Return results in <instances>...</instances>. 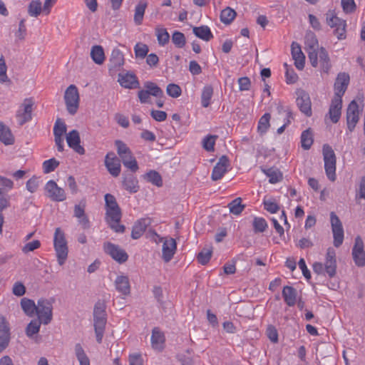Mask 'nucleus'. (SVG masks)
Instances as JSON below:
<instances>
[{
  "label": "nucleus",
  "mask_w": 365,
  "mask_h": 365,
  "mask_svg": "<svg viewBox=\"0 0 365 365\" xmlns=\"http://www.w3.org/2000/svg\"><path fill=\"white\" fill-rule=\"evenodd\" d=\"M115 150L120 162L131 173H136L139 166L129 146L122 140H115Z\"/></svg>",
  "instance_id": "obj_1"
},
{
  "label": "nucleus",
  "mask_w": 365,
  "mask_h": 365,
  "mask_svg": "<svg viewBox=\"0 0 365 365\" xmlns=\"http://www.w3.org/2000/svg\"><path fill=\"white\" fill-rule=\"evenodd\" d=\"M106 304L103 302L98 301L93 308V326L98 343H101L107 322Z\"/></svg>",
  "instance_id": "obj_2"
},
{
  "label": "nucleus",
  "mask_w": 365,
  "mask_h": 365,
  "mask_svg": "<svg viewBox=\"0 0 365 365\" xmlns=\"http://www.w3.org/2000/svg\"><path fill=\"white\" fill-rule=\"evenodd\" d=\"M53 247L59 265L65 264L68 254V247L64 232L57 227L53 235Z\"/></svg>",
  "instance_id": "obj_3"
},
{
  "label": "nucleus",
  "mask_w": 365,
  "mask_h": 365,
  "mask_svg": "<svg viewBox=\"0 0 365 365\" xmlns=\"http://www.w3.org/2000/svg\"><path fill=\"white\" fill-rule=\"evenodd\" d=\"M322 153L326 175L329 180L334 182L336 180V155L332 148L327 144L323 145Z\"/></svg>",
  "instance_id": "obj_4"
},
{
  "label": "nucleus",
  "mask_w": 365,
  "mask_h": 365,
  "mask_svg": "<svg viewBox=\"0 0 365 365\" xmlns=\"http://www.w3.org/2000/svg\"><path fill=\"white\" fill-rule=\"evenodd\" d=\"M64 100L67 111L71 115H75L79 107V93L75 85H70L64 93Z\"/></svg>",
  "instance_id": "obj_5"
},
{
  "label": "nucleus",
  "mask_w": 365,
  "mask_h": 365,
  "mask_svg": "<svg viewBox=\"0 0 365 365\" xmlns=\"http://www.w3.org/2000/svg\"><path fill=\"white\" fill-rule=\"evenodd\" d=\"M306 51L311 65L316 68L318 66V53L319 48L318 40L313 32H308L305 36Z\"/></svg>",
  "instance_id": "obj_6"
},
{
  "label": "nucleus",
  "mask_w": 365,
  "mask_h": 365,
  "mask_svg": "<svg viewBox=\"0 0 365 365\" xmlns=\"http://www.w3.org/2000/svg\"><path fill=\"white\" fill-rule=\"evenodd\" d=\"M52 302L46 299L38 300L36 314L43 324H48L52 320Z\"/></svg>",
  "instance_id": "obj_7"
},
{
  "label": "nucleus",
  "mask_w": 365,
  "mask_h": 365,
  "mask_svg": "<svg viewBox=\"0 0 365 365\" xmlns=\"http://www.w3.org/2000/svg\"><path fill=\"white\" fill-rule=\"evenodd\" d=\"M34 105L33 98H28L24 100L16 113V118L19 125H23L31 120Z\"/></svg>",
  "instance_id": "obj_8"
},
{
  "label": "nucleus",
  "mask_w": 365,
  "mask_h": 365,
  "mask_svg": "<svg viewBox=\"0 0 365 365\" xmlns=\"http://www.w3.org/2000/svg\"><path fill=\"white\" fill-rule=\"evenodd\" d=\"M118 82L121 87L130 90L139 88L140 86L137 76L133 71L125 70L118 74Z\"/></svg>",
  "instance_id": "obj_9"
},
{
  "label": "nucleus",
  "mask_w": 365,
  "mask_h": 365,
  "mask_svg": "<svg viewBox=\"0 0 365 365\" xmlns=\"http://www.w3.org/2000/svg\"><path fill=\"white\" fill-rule=\"evenodd\" d=\"M330 220L334 237V245L336 247H339L343 243L344 240V229L342 224L334 212L330 213Z\"/></svg>",
  "instance_id": "obj_10"
},
{
  "label": "nucleus",
  "mask_w": 365,
  "mask_h": 365,
  "mask_svg": "<svg viewBox=\"0 0 365 365\" xmlns=\"http://www.w3.org/2000/svg\"><path fill=\"white\" fill-rule=\"evenodd\" d=\"M45 191L46 195L52 201L54 202H63L66 199V194L65 190L58 187L56 182L51 180L48 181L45 185Z\"/></svg>",
  "instance_id": "obj_11"
},
{
  "label": "nucleus",
  "mask_w": 365,
  "mask_h": 365,
  "mask_svg": "<svg viewBox=\"0 0 365 365\" xmlns=\"http://www.w3.org/2000/svg\"><path fill=\"white\" fill-rule=\"evenodd\" d=\"M362 239L357 236L355 238L354 245L352 248V257L358 267H365V251Z\"/></svg>",
  "instance_id": "obj_12"
},
{
  "label": "nucleus",
  "mask_w": 365,
  "mask_h": 365,
  "mask_svg": "<svg viewBox=\"0 0 365 365\" xmlns=\"http://www.w3.org/2000/svg\"><path fill=\"white\" fill-rule=\"evenodd\" d=\"M359 105L355 100L351 101L346 109V123L349 131L352 132L359 120Z\"/></svg>",
  "instance_id": "obj_13"
},
{
  "label": "nucleus",
  "mask_w": 365,
  "mask_h": 365,
  "mask_svg": "<svg viewBox=\"0 0 365 365\" xmlns=\"http://www.w3.org/2000/svg\"><path fill=\"white\" fill-rule=\"evenodd\" d=\"M296 103L302 113L307 117L312 115V103L309 95L307 92L304 91H298Z\"/></svg>",
  "instance_id": "obj_14"
},
{
  "label": "nucleus",
  "mask_w": 365,
  "mask_h": 365,
  "mask_svg": "<svg viewBox=\"0 0 365 365\" xmlns=\"http://www.w3.org/2000/svg\"><path fill=\"white\" fill-rule=\"evenodd\" d=\"M326 269V274L330 277L335 276L336 273V259L335 250L329 247L327 250L325 262L323 264Z\"/></svg>",
  "instance_id": "obj_15"
},
{
  "label": "nucleus",
  "mask_w": 365,
  "mask_h": 365,
  "mask_svg": "<svg viewBox=\"0 0 365 365\" xmlns=\"http://www.w3.org/2000/svg\"><path fill=\"white\" fill-rule=\"evenodd\" d=\"M230 166V160L225 155H222L217 163L213 168L211 178L214 181L220 180L227 172Z\"/></svg>",
  "instance_id": "obj_16"
},
{
  "label": "nucleus",
  "mask_w": 365,
  "mask_h": 365,
  "mask_svg": "<svg viewBox=\"0 0 365 365\" xmlns=\"http://www.w3.org/2000/svg\"><path fill=\"white\" fill-rule=\"evenodd\" d=\"M349 75L346 73H339L334 83V96L342 99L349 83Z\"/></svg>",
  "instance_id": "obj_17"
},
{
  "label": "nucleus",
  "mask_w": 365,
  "mask_h": 365,
  "mask_svg": "<svg viewBox=\"0 0 365 365\" xmlns=\"http://www.w3.org/2000/svg\"><path fill=\"white\" fill-rule=\"evenodd\" d=\"M10 328L4 317H0V353L8 346L10 341Z\"/></svg>",
  "instance_id": "obj_18"
},
{
  "label": "nucleus",
  "mask_w": 365,
  "mask_h": 365,
  "mask_svg": "<svg viewBox=\"0 0 365 365\" xmlns=\"http://www.w3.org/2000/svg\"><path fill=\"white\" fill-rule=\"evenodd\" d=\"M132 173H123L122 187L130 193H136L140 189L138 180Z\"/></svg>",
  "instance_id": "obj_19"
},
{
  "label": "nucleus",
  "mask_w": 365,
  "mask_h": 365,
  "mask_svg": "<svg viewBox=\"0 0 365 365\" xmlns=\"http://www.w3.org/2000/svg\"><path fill=\"white\" fill-rule=\"evenodd\" d=\"M68 145L79 155L85 153V149L80 145L81 138L78 130H72L66 135Z\"/></svg>",
  "instance_id": "obj_20"
},
{
  "label": "nucleus",
  "mask_w": 365,
  "mask_h": 365,
  "mask_svg": "<svg viewBox=\"0 0 365 365\" xmlns=\"http://www.w3.org/2000/svg\"><path fill=\"white\" fill-rule=\"evenodd\" d=\"M177 249V243L175 239L170 237L163 242L162 249V258L165 262H170L173 257Z\"/></svg>",
  "instance_id": "obj_21"
},
{
  "label": "nucleus",
  "mask_w": 365,
  "mask_h": 365,
  "mask_svg": "<svg viewBox=\"0 0 365 365\" xmlns=\"http://www.w3.org/2000/svg\"><path fill=\"white\" fill-rule=\"evenodd\" d=\"M342 108V99L334 97L329 109V116L333 123H336L341 117Z\"/></svg>",
  "instance_id": "obj_22"
},
{
  "label": "nucleus",
  "mask_w": 365,
  "mask_h": 365,
  "mask_svg": "<svg viewBox=\"0 0 365 365\" xmlns=\"http://www.w3.org/2000/svg\"><path fill=\"white\" fill-rule=\"evenodd\" d=\"M150 224L151 219L149 217H143L137 220L133 227L131 232L132 238L135 240L140 238Z\"/></svg>",
  "instance_id": "obj_23"
},
{
  "label": "nucleus",
  "mask_w": 365,
  "mask_h": 365,
  "mask_svg": "<svg viewBox=\"0 0 365 365\" xmlns=\"http://www.w3.org/2000/svg\"><path fill=\"white\" fill-rule=\"evenodd\" d=\"M291 52L296 68L302 70L304 67L305 56L302 51L300 45L297 42H292Z\"/></svg>",
  "instance_id": "obj_24"
},
{
  "label": "nucleus",
  "mask_w": 365,
  "mask_h": 365,
  "mask_svg": "<svg viewBox=\"0 0 365 365\" xmlns=\"http://www.w3.org/2000/svg\"><path fill=\"white\" fill-rule=\"evenodd\" d=\"M106 206V221L108 226L114 230V196L111 194L105 195Z\"/></svg>",
  "instance_id": "obj_25"
},
{
  "label": "nucleus",
  "mask_w": 365,
  "mask_h": 365,
  "mask_svg": "<svg viewBox=\"0 0 365 365\" xmlns=\"http://www.w3.org/2000/svg\"><path fill=\"white\" fill-rule=\"evenodd\" d=\"M284 302L289 307H294L297 302V291L292 286H284L282 292Z\"/></svg>",
  "instance_id": "obj_26"
},
{
  "label": "nucleus",
  "mask_w": 365,
  "mask_h": 365,
  "mask_svg": "<svg viewBox=\"0 0 365 365\" xmlns=\"http://www.w3.org/2000/svg\"><path fill=\"white\" fill-rule=\"evenodd\" d=\"M165 336L158 327L153 328L151 335V345L153 349L161 351L164 347Z\"/></svg>",
  "instance_id": "obj_27"
},
{
  "label": "nucleus",
  "mask_w": 365,
  "mask_h": 365,
  "mask_svg": "<svg viewBox=\"0 0 365 365\" xmlns=\"http://www.w3.org/2000/svg\"><path fill=\"white\" fill-rule=\"evenodd\" d=\"M115 290L123 296H127L130 294V286L127 276H119L115 279Z\"/></svg>",
  "instance_id": "obj_28"
},
{
  "label": "nucleus",
  "mask_w": 365,
  "mask_h": 365,
  "mask_svg": "<svg viewBox=\"0 0 365 365\" xmlns=\"http://www.w3.org/2000/svg\"><path fill=\"white\" fill-rule=\"evenodd\" d=\"M262 173L269 178V182L272 184L277 183L282 180V173L277 168H262Z\"/></svg>",
  "instance_id": "obj_29"
},
{
  "label": "nucleus",
  "mask_w": 365,
  "mask_h": 365,
  "mask_svg": "<svg viewBox=\"0 0 365 365\" xmlns=\"http://www.w3.org/2000/svg\"><path fill=\"white\" fill-rule=\"evenodd\" d=\"M148 6V3L145 0L140 1L135 8V14L133 21L135 25H141L143 20V16L145 12V9Z\"/></svg>",
  "instance_id": "obj_30"
},
{
  "label": "nucleus",
  "mask_w": 365,
  "mask_h": 365,
  "mask_svg": "<svg viewBox=\"0 0 365 365\" xmlns=\"http://www.w3.org/2000/svg\"><path fill=\"white\" fill-rule=\"evenodd\" d=\"M0 141L6 145H12L14 143L11 130L2 122H0Z\"/></svg>",
  "instance_id": "obj_31"
},
{
  "label": "nucleus",
  "mask_w": 365,
  "mask_h": 365,
  "mask_svg": "<svg viewBox=\"0 0 365 365\" xmlns=\"http://www.w3.org/2000/svg\"><path fill=\"white\" fill-rule=\"evenodd\" d=\"M193 34L198 38L209 41L213 38V35L207 26H201L192 29Z\"/></svg>",
  "instance_id": "obj_32"
},
{
  "label": "nucleus",
  "mask_w": 365,
  "mask_h": 365,
  "mask_svg": "<svg viewBox=\"0 0 365 365\" xmlns=\"http://www.w3.org/2000/svg\"><path fill=\"white\" fill-rule=\"evenodd\" d=\"M318 59L319 60V63L322 67V69L324 72L328 73L331 65L330 60L328 55L327 51L323 47H321L318 51Z\"/></svg>",
  "instance_id": "obj_33"
},
{
  "label": "nucleus",
  "mask_w": 365,
  "mask_h": 365,
  "mask_svg": "<svg viewBox=\"0 0 365 365\" xmlns=\"http://www.w3.org/2000/svg\"><path fill=\"white\" fill-rule=\"evenodd\" d=\"M21 306L24 313L29 317H33L36 312V307L34 300L23 298L21 300Z\"/></svg>",
  "instance_id": "obj_34"
},
{
  "label": "nucleus",
  "mask_w": 365,
  "mask_h": 365,
  "mask_svg": "<svg viewBox=\"0 0 365 365\" xmlns=\"http://www.w3.org/2000/svg\"><path fill=\"white\" fill-rule=\"evenodd\" d=\"M91 57L96 64H102L105 60L103 48L101 46H93L91 51Z\"/></svg>",
  "instance_id": "obj_35"
},
{
  "label": "nucleus",
  "mask_w": 365,
  "mask_h": 365,
  "mask_svg": "<svg viewBox=\"0 0 365 365\" xmlns=\"http://www.w3.org/2000/svg\"><path fill=\"white\" fill-rule=\"evenodd\" d=\"M313 133L311 128L304 130L301 135V144L304 150H309L313 144Z\"/></svg>",
  "instance_id": "obj_36"
},
{
  "label": "nucleus",
  "mask_w": 365,
  "mask_h": 365,
  "mask_svg": "<svg viewBox=\"0 0 365 365\" xmlns=\"http://www.w3.org/2000/svg\"><path fill=\"white\" fill-rule=\"evenodd\" d=\"M213 95V88L210 85L205 86L201 94V103L204 108H207L210 104V100Z\"/></svg>",
  "instance_id": "obj_37"
},
{
  "label": "nucleus",
  "mask_w": 365,
  "mask_h": 365,
  "mask_svg": "<svg viewBox=\"0 0 365 365\" xmlns=\"http://www.w3.org/2000/svg\"><path fill=\"white\" fill-rule=\"evenodd\" d=\"M144 87L145 88V90L148 91L150 96L156 98H162L163 96V90L153 82L146 81L144 83Z\"/></svg>",
  "instance_id": "obj_38"
},
{
  "label": "nucleus",
  "mask_w": 365,
  "mask_h": 365,
  "mask_svg": "<svg viewBox=\"0 0 365 365\" xmlns=\"http://www.w3.org/2000/svg\"><path fill=\"white\" fill-rule=\"evenodd\" d=\"M144 178L149 182L161 187L163 185V180L160 175L155 170H150L145 174Z\"/></svg>",
  "instance_id": "obj_39"
},
{
  "label": "nucleus",
  "mask_w": 365,
  "mask_h": 365,
  "mask_svg": "<svg viewBox=\"0 0 365 365\" xmlns=\"http://www.w3.org/2000/svg\"><path fill=\"white\" fill-rule=\"evenodd\" d=\"M10 206L9 197L5 195L3 191H0V232H2L4 223V217L1 212Z\"/></svg>",
  "instance_id": "obj_40"
},
{
  "label": "nucleus",
  "mask_w": 365,
  "mask_h": 365,
  "mask_svg": "<svg viewBox=\"0 0 365 365\" xmlns=\"http://www.w3.org/2000/svg\"><path fill=\"white\" fill-rule=\"evenodd\" d=\"M228 207L232 214L238 215L244 210L245 206L242 204V199L237 197L228 204Z\"/></svg>",
  "instance_id": "obj_41"
},
{
  "label": "nucleus",
  "mask_w": 365,
  "mask_h": 365,
  "mask_svg": "<svg viewBox=\"0 0 365 365\" xmlns=\"http://www.w3.org/2000/svg\"><path fill=\"white\" fill-rule=\"evenodd\" d=\"M75 354L80 365H90V360L80 344L75 345Z\"/></svg>",
  "instance_id": "obj_42"
},
{
  "label": "nucleus",
  "mask_w": 365,
  "mask_h": 365,
  "mask_svg": "<svg viewBox=\"0 0 365 365\" xmlns=\"http://www.w3.org/2000/svg\"><path fill=\"white\" fill-rule=\"evenodd\" d=\"M236 12L230 7H227L221 11L220 20L225 24H230L235 19Z\"/></svg>",
  "instance_id": "obj_43"
},
{
  "label": "nucleus",
  "mask_w": 365,
  "mask_h": 365,
  "mask_svg": "<svg viewBox=\"0 0 365 365\" xmlns=\"http://www.w3.org/2000/svg\"><path fill=\"white\" fill-rule=\"evenodd\" d=\"M218 136L215 135H208L205 136L202 141V148L208 151H214L215 141L217 139Z\"/></svg>",
  "instance_id": "obj_44"
},
{
  "label": "nucleus",
  "mask_w": 365,
  "mask_h": 365,
  "mask_svg": "<svg viewBox=\"0 0 365 365\" xmlns=\"http://www.w3.org/2000/svg\"><path fill=\"white\" fill-rule=\"evenodd\" d=\"M271 115L269 113H264L259 119L258 122L257 129L262 134L265 133L269 127V120Z\"/></svg>",
  "instance_id": "obj_45"
},
{
  "label": "nucleus",
  "mask_w": 365,
  "mask_h": 365,
  "mask_svg": "<svg viewBox=\"0 0 365 365\" xmlns=\"http://www.w3.org/2000/svg\"><path fill=\"white\" fill-rule=\"evenodd\" d=\"M254 232L255 233L263 232L266 230L268 225L266 220L262 217H255L252 222Z\"/></svg>",
  "instance_id": "obj_46"
},
{
  "label": "nucleus",
  "mask_w": 365,
  "mask_h": 365,
  "mask_svg": "<svg viewBox=\"0 0 365 365\" xmlns=\"http://www.w3.org/2000/svg\"><path fill=\"white\" fill-rule=\"evenodd\" d=\"M155 31L158 42L160 46H165L169 42L170 35L165 29L157 28Z\"/></svg>",
  "instance_id": "obj_47"
},
{
  "label": "nucleus",
  "mask_w": 365,
  "mask_h": 365,
  "mask_svg": "<svg viewBox=\"0 0 365 365\" xmlns=\"http://www.w3.org/2000/svg\"><path fill=\"white\" fill-rule=\"evenodd\" d=\"M41 323L40 320L31 321L26 329V335L29 337H31L34 334H37L39 331Z\"/></svg>",
  "instance_id": "obj_48"
},
{
  "label": "nucleus",
  "mask_w": 365,
  "mask_h": 365,
  "mask_svg": "<svg viewBox=\"0 0 365 365\" xmlns=\"http://www.w3.org/2000/svg\"><path fill=\"white\" fill-rule=\"evenodd\" d=\"M172 41L176 47L181 48L186 43L185 35L176 31L172 35Z\"/></svg>",
  "instance_id": "obj_49"
},
{
  "label": "nucleus",
  "mask_w": 365,
  "mask_h": 365,
  "mask_svg": "<svg viewBox=\"0 0 365 365\" xmlns=\"http://www.w3.org/2000/svg\"><path fill=\"white\" fill-rule=\"evenodd\" d=\"M212 250L208 248H204L197 255V260L201 264H206L210 259L212 256Z\"/></svg>",
  "instance_id": "obj_50"
},
{
  "label": "nucleus",
  "mask_w": 365,
  "mask_h": 365,
  "mask_svg": "<svg viewBox=\"0 0 365 365\" xmlns=\"http://www.w3.org/2000/svg\"><path fill=\"white\" fill-rule=\"evenodd\" d=\"M41 11V3L36 1H31L29 6L28 12L31 16L36 17Z\"/></svg>",
  "instance_id": "obj_51"
},
{
  "label": "nucleus",
  "mask_w": 365,
  "mask_h": 365,
  "mask_svg": "<svg viewBox=\"0 0 365 365\" xmlns=\"http://www.w3.org/2000/svg\"><path fill=\"white\" fill-rule=\"evenodd\" d=\"M59 165V162L55 158H51L43 163V170L44 173H50L55 170Z\"/></svg>",
  "instance_id": "obj_52"
},
{
  "label": "nucleus",
  "mask_w": 365,
  "mask_h": 365,
  "mask_svg": "<svg viewBox=\"0 0 365 365\" xmlns=\"http://www.w3.org/2000/svg\"><path fill=\"white\" fill-rule=\"evenodd\" d=\"M134 51L136 58H144L147 56L149 48L146 44L138 43L134 47Z\"/></svg>",
  "instance_id": "obj_53"
},
{
  "label": "nucleus",
  "mask_w": 365,
  "mask_h": 365,
  "mask_svg": "<svg viewBox=\"0 0 365 365\" xmlns=\"http://www.w3.org/2000/svg\"><path fill=\"white\" fill-rule=\"evenodd\" d=\"M343 19H339L332 11H329L326 14V21L327 24L331 28H334L338 26L339 23L342 21Z\"/></svg>",
  "instance_id": "obj_54"
},
{
  "label": "nucleus",
  "mask_w": 365,
  "mask_h": 365,
  "mask_svg": "<svg viewBox=\"0 0 365 365\" xmlns=\"http://www.w3.org/2000/svg\"><path fill=\"white\" fill-rule=\"evenodd\" d=\"M346 21L343 20L342 21L339 23L338 26L334 28V33L337 36V38L339 40H342L346 38Z\"/></svg>",
  "instance_id": "obj_55"
},
{
  "label": "nucleus",
  "mask_w": 365,
  "mask_h": 365,
  "mask_svg": "<svg viewBox=\"0 0 365 365\" xmlns=\"http://www.w3.org/2000/svg\"><path fill=\"white\" fill-rule=\"evenodd\" d=\"M66 132V125L64 122L58 119L53 126V135L54 136H63Z\"/></svg>",
  "instance_id": "obj_56"
},
{
  "label": "nucleus",
  "mask_w": 365,
  "mask_h": 365,
  "mask_svg": "<svg viewBox=\"0 0 365 365\" xmlns=\"http://www.w3.org/2000/svg\"><path fill=\"white\" fill-rule=\"evenodd\" d=\"M121 210L118 205L115 202V232H124L125 230V227L123 225H120V220L121 219Z\"/></svg>",
  "instance_id": "obj_57"
},
{
  "label": "nucleus",
  "mask_w": 365,
  "mask_h": 365,
  "mask_svg": "<svg viewBox=\"0 0 365 365\" xmlns=\"http://www.w3.org/2000/svg\"><path fill=\"white\" fill-rule=\"evenodd\" d=\"M263 204L264 209L270 213H276L279 210V206L274 200H264Z\"/></svg>",
  "instance_id": "obj_58"
},
{
  "label": "nucleus",
  "mask_w": 365,
  "mask_h": 365,
  "mask_svg": "<svg viewBox=\"0 0 365 365\" xmlns=\"http://www.w3.org/2000/svg\"><path fill=\"white\" fill-rule=\"evenodd\" d=\"M168 95L173 98H178L181 95V88L180 87L174 83H170L167 86L166 89Z\"/></svg>",
  "instance_id": "obj_59"
},
{
  "label": "nucleus",
  "mask_w": 365,
  "mask_h": 365,
  "mask_svg": "<svg viewBox=\"0 0 365 365\" xmlns=\"http://www.w3.org/2000/svg\"><path fill=\"white\" fill-rule=\"evenodd\" d=\"M128 259L127 252L118 246L115 245V262L122 264Z\"/></svg>",
  "instance_id": "obj_60"
},
{
  "label": "nucleus",
  "mask_w": 365,
  "mask_h": 365,
  "mask_svg": "<svg viewBox=\"0 0 365 365\" xmlns=\"http://www.w3.org/2000/svg\"><path fill=\"white\" fill-rule=\"evenodd\" d=\"M343 11L346 14H351L356 10V4L354 0H341V1Z\"/></svg>",
  "instance_id": "obj_61"
},
{
  "label": "nucleus",
  "mask_w": 365,
  "mask_h": 365,
  "mask_svg": "<svg viewBox=\"0 0 365 365\" xmlns=\"http://www.w3.org/2000/svg\"><path fill=\"white\" fill-rule=\"evenodd\" d=\"M7 66L3 56L0 57V82L5 83L9 81L6 75Z\"/></svg>",
  "instance_id": "obj_62"
},
{
  "label": "nucleus",
  "mask_w": 365,
  "mask_h": 365,
  "mask_svg": "<svg viewBox=\"0 0 365 365\" xmlns=\"http://www.w3.org/2000/svg\"><path fill=\"white\" fill-rule=\"evenodd\" d=\"M41 246V242L39 240H33L32 242H29L26 243L23 247H22V252L25 254L34 251L35 250L39 248Z\"/></svg>",
  "instance_id": "obj_63"
},
{
  "label": "nucleus",
  "mask_w": 365,
  "mask_h": 365,
  "mask_svg": "<svg viewBox=\"0 0 365 365\" xmlns=\"http://www.w3.org/2000/svg\"><path fill=\"white\" fill-rule=\"evenodd\" d=\"M38 185L39 183L38 178L34 176L26 182V187L28 191H29L31 193H34L37 190Z\"/></svg>",
  "instance_id": "obj_64"
}]
</instances>
